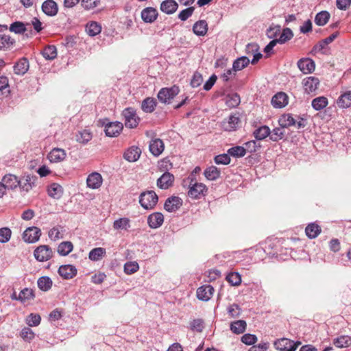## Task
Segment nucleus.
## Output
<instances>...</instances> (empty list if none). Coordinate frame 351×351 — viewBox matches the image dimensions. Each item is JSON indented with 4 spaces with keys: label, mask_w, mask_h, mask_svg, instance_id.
I'll use <instances>...</instances> for the list:
<instances>
[{
    "label": "nucleus",
    "mask_w": 351,
    "mask_h": 351,
    "mask_svg": "<svg viewBox=\"0 0 351 351\" xmlns=\"http://www.w3.org/2000/svg\"><path fill=\"white\" fill-rule=\"evenodd\" d=\"M158 195L153 191L143 192L140 195L139 203L145 209H152L158 202Z\"/></svg>",
    "instance_id": "nucleus-1"
},
{
    "label": "nucleus",
    "mask_w": 351,
    "mask_h": 351,
    "mask_svg": "<svg viewBox=\"0 0 351 351\" xmlns=\"http://www.w3.org/2000/svg\"><path fill=\"white\" fill-rule=\"evenodd\" d=\"M126 128H135L139 123L140 118L137 116L136 110L132 108H127L122 112Z\"/></svg>",
    "instance_id": "nucleus-2"
},
{
    "label": "nucleus",
    "mask_w": 351,
    "mask_h": 351,
    "mask_svg": "<svg viewBox=\"0 0 351 351\" xmlns=\"http://www.w3.org/2000/svg\"><path fill=\"white\" fill-rule=\"evenodd\" d=\"M191 180L189 186V190L188 191V195L195 199L201 198L202 196H205L208 191L207 186L203 184L195 182L193 183Z\"/></svg>",
    "instance_id": "nucleus-3"
},
{
    "label": "nucleus",
    "mask_w": 351,
    "mask_h": 351,
    "mask_svg": "<svg viewBox=\"0 0 351 351\" xmlns=\"http://www.w3.org/2000/svg\"><path fill=\"white\" fill-rule=\"evenodd\" d=\"M179 87L177 86H173L171 88H162L158 93V98L162 103L169 104L179 93Z\"/></svg>",
    "instance_id": "nucleus-4"
},
{
    "label": "nucleus",
    "mask_w": 351,
    "mask_h": 351,
    "mask_svg": "<svg viewBox=\"0 0 351 351\" xmlns=\"http://www.w3.org/2000/svg\"><path fill=\"white\" fill-rule=\"evenodd\" d=\"M34 256L38 261L45 262L52 258L53 251L49 245H41L34 250Z\"/></svg>",
    "instance_id": "nucleus-5"
},
{
    "label": "nucleus",
    "mask_w": 351,
    "mask_h": 351,
    "mask_svg": "<svg viewBox=\"0 0 351 351\" xmlns=\"http://www.w3.org/2000/svg\"><path fill=\"white\" fill-rule=\"evenodd\" d=\"M41 235V230L37 227H29L23 234V239L28 243H33L38 241Z\"/></svg>",
    "instance_id": "nucleus-6"
},
{
    "label": "nucleus",
    "mask_w": 351,
    "mask_h": 351,
    "mask_svg": "<svg viewBox=\"0 0 351 351\" xmlns=\"http://www.w3.org/2000/svg\"><path fill=\"white\" fill-rule=\"evenodd\" d=\"M300 342H294L288 339H281L275 341L274 345L276 349L281 351H295Z\"/></svg>",
    "instance_id": "nucleus-7"
},
{
    "label": "nucleus",
    "mask_w": 351,
    "mask_h": 351,
    "mask_svg": "<svg viewBox=\"0 0 351 351\" xmlns=\"http://www.w3.org/2000/svg\"><path fill=\"white\" fill-rule=\"evenodd\" d=\"M297 65L304 74L312 73L315 69V62L309 58L300 59L297 62Z\"/></svg>",
    "instance_id": "nucleus-8"
},
{
    "label": "nucleus",
    "mask_w": 351,
    "mask_h": 351,
    "mask_svg": "<svg viewBox=\"0 0 351 351\" xmlns=\"http://www.w3.org/2000/svg\"><path fill=\"white\" fill-rule=\"evenodd\" d=\"M241 123L238 114H233L229 116L228 120H225L221 123L222 128L226 131L235 130Z\"/></svg>",
    "instance_id": "nucleus-9"
},
{
    "label": "nucleus",
    "mask_w": 351,
    "mask_h": 351,
    "mask_svg": "<svg viewBox=\"0 0 351 351\" xmlns=\"http://www.w3.org/2000/svg\"><path fill=\"white\" fill-rule=\"evenodd\" d=\"M214 288L210 285H203L197 290V298L199 300L208 301L213 296Z\"/></svg>",
    "instance_id": "nucleus-10"
},
{
    "label": "nucleus",
    "mask_w": 351,
    "mask_h": 351,
    "mask_svg": "<svg viewBox=\"0 0 351 351\" xmlns=\"http://www.w3.org/2000/svg\"><path fill=\"white\" fill-rule=\"evenodd\" d=\"M102 182V176L97 172L91 173L86 179L87 186L92 189H99L101 186Z\"/></svg>",
    "instance_id": "nucleus-11"
},
{
    "label": "nucleus",
    "mask_w": 351,
    "mask_h": 351,
    "mask_svg": "<svg viewBox=\"0 0 351 351\" xmlns=\"http://www.w3.org/2000/svg\"><path fill=\"white\" fill-rule=\"evenodd\" d=\"M123 130V123L119 121L110 122L105 126L106 136L110 137L117 136Z\"/></svg>",
    "instance_id": "nucleus-12"
},
{
    "label": "nucleus",
    "mask_w": 351,
    "mask_h": 351,
    "mask_svg": "<svg viewBox=\"0 0 351 351\" xmlns=\"http://www.w3.org/2000/svg\"><path fill=\"white\" fill-rule=\"evenodd\" d=\"M304 90L306 93H314L319 85V80L315 77H308L302 82Z\"/></svg>",
    "instance_id": "nucleus-13"
},
{
    "label": "nucleus",
    "mask_w": 351,
    "mask_h": 351,
    "mask_svg": "<svg viewBox=\"0 0 351 351\" xmlns=\"http://www.w3.org/2000/svg\"><path fill=\"white\" fill-rule=\"evenodd\" d=\"M164 222V216L161 213L156 212L147 217V223L149 228L156 229L160 227Z\"/></svg>",
    "instance_id": "nucleus-14"
},
{
    "label": "nucleus",
    "mask_w": 351,
    "mask_h": 351,
    "mask_svg": "<svg viewBox=\"0 0 351 351\" xmlns=\"http://www.w3.org/2000/svg\"><path fill=\"white\" fill-rule=\"evenodd\" d=\"M43 12L49 16H54L58 14V6L53 0H46L42 4Z\"/></svg>",
    "instance_id": "nucleus-15"
},
{
    "label": "nucleus",
    "mask_w": 351,
    "mask_h": 351,
    "mask_svg": "<svg viewBox=\"0 0 351 351\" xmlns=\"http://www.w3.org/2000/svg\"><path fill=\"white\" fill-rule=\"evenodd\" d=\"M182 205L181 198L178 197H171L168 198L164 205L165 209L168 212H175Z\"/></svg>",
    "instance_id": "nucleus-16"
},
{
    "label": "nucleus",
    "mask_w": 351,
    "mask_h": 351,
    "mask_svg": "<svg viewBox=\"0 0 351 351\" xmlns=\"http://www.w3.org/2000/svg\"><path fill=\"white\" fill-rule=\"evenodd\" d=\"M337 36V34L335 33L326 38L325 39L322 40L313 47L310 53L313 56H315L316 53L321 52L325 48V47L329 43H332Z\"/></svg>",
    "instance_id": "nucleus-17"
},
{
    "label": "nucleus",
    "mask_w": 351,
    "mask_h": 351,
    "mask_svg": "<svg viewBox=\"0 0 351 351\" xmlns=\"http://www.w3.org/2000/svg\"><path fill=\"white\" fill-rule=\"evenodd\" d=\"M174 181L173 174L165 172L157 180V185L160 189H167L170 187Z\"/></svg>",
    "instance_id": "nucleus-18"
},
{
    "label": "nucleus",
    "mask_w": 351,
    "mask_h": 351,
    "mask_svg": "<svg viewBox=\"0 0 351 351\" xmlns=\"http://www.w3.org/2000/svg\"><path fill=\"white\" fill-rule=\"evenodd\" d=\"M1 183L5 190L14 189L19 185L20 180H18V178L16 176L8 174L3 176Z\"/></svg>",
    "instance_id": "nucleus-19"
},
{
    "label": "nucleus",
    "mask_w": 351,
    "mask_h": 351,
    "mask_svg": "<svg viewBox=\"0 0 351 351\" xmlns=\"http://www.w3.org/2000/svg\"><path fill=\"white\" fill-rule=\"evenodd\" d=\"M58 273L64 279H71L77 274V269L71 265H62L58 269Z\"/></svg>",
    "instance_id": "nucleus-20"
},
{
    "label": "nucleus",
    "mask_w": 351,
    "mask_h": 351,
    "mask_svg": "<svg viewBox=\"0 0 351 351\" xmlns=\"http://www.w3.org/2000/svg\"><path fill=\"white\" fill-rule=\"evenodd\" d=\"M37 180L36 176L27 175L20 180L19 186L22 191L29 192L33 186L35 185V182Z\"/></svg>",
    "instance_id": "nucleus-21"
},
{
    "label": "nucleus",
    "mask_w": 351,
    "mask_h": 351,
    "mask_svg": "<svg viewBox=\"0 0 351 351\" xmlns=\"http://www.w3.org/2000/svg\"><path fill=\"white\" fill-rule=\"evenodd\" d=\"M158 16L157 10L152 7H148L141 11V18L145 23H153Z\"/></svg>",
    "instance_id": "nucleus-22"
},
{
    "label": "nucleus",
    "mask_w": 351,
    "mask_h": 351,
    "mask_svg": "<svg viewBox=\"0 0 351 351\" xmlns=\"http://www.w3.org/2000/svg\"><path fill=\"white\" fill-rule=\"evenodd\" d=\"M29 67V61L26 58H21L14 66V72L16 75H25Z\"/></svg>",
    "instance_id": "nucleus-23"
},
{
    "label": "nucleus",
    "mask_w": 351,
    "mask_h": 351,
    "mask_svg": "<svg viewBox=\"0 0 351 351\" xmlns=\"http://www.w3.org/2000/svg\"><path fill=\"white\" fill-rule=\"evenodd\" d=\"M66 154L63 149L54 148L48 154V159L51 162H60L66 158Z\"/></svg>",
    "instance_id": "nucleus-24"
},
{
    "label": "nucleus",
    "mask_w": 351,
    "mask_h": 351,
    "mask_svg": "<svg viewBox=\"0 0 351 351\" xmlns=\"http://www.w3.org/2000/svg\"><path fill=\"white\" fill-rule=\"evenodd\" d=\"M164 143L160 138L152 139L149 143V150L154 156H160L164 151Z\"/></svg>",
    "instance_id": "nucleus-25"
},
{
    "label": "nucleus",
    "mask_w": 351,
    "mask_h": 351,
    "mask_svg": "<svg viewBox=\"0 0 351 351\" xmlns=\"http://www.w3.org/2000/svg\"><path fill=\"white\" fill-rule=\"evenodd\" d=\"M288 104L287 96L285 93H278L271 99V104L274 108H281Z\"/></svg>",
    "instance_id": "nucleus-26"
},
{
    "label": "nucleus",
    "mask_w": 351,
    "mask_h": 351,
    "mask_svg": "<svg viewBox=\"0 0 351 351\" xmlns=\"http://www.w3.org/2000/svg\"><path fill=\"white\" fill-rule=\"evenodd\" d=\"M178 8V5L175 0H165L160 4V10L167 14H173Z\"/></svg>",
    "instance_id": "nucleus-27"
},
{
    "label": "nucleus",
    "mask_w": 351,
    "mask_h": 351,
    "mask_svg": "<svg viewBox=\"0 0 351 351\" xmlns=\"http://www.w3.org/2000/svg\"><path fill=\"white\" fill-rule=\"evenodd\" d=\"M278 123L282 128H287L296 125V119L291 114H283L280 117Z\"/></svg>",
    "instance_id": "nucleus-28"
},
{
    "label": "nucleus",
    "mask_w": 351,
    "mask_h": 351,
    "mask_svg": "<svg viewBox=\"0 0 351 351\" xmlns=\"http://www.w3.org/2000/svg\"><path fill=\"white\" fill-rule=\"evenodd\" d=\"M194 34L199 36H203L208 32V24L205 20H199L194 23L193 26Z\"/></svg>",
    "instance_id": "nucleus-29"
},
{
    "label": "nucleus",
    "mask_w": 351,
    "mask_h": 351,
    "mask_svg": "<svg viewBox=\"0 0 351 351\" xmlns=\"http://www.w3.org/2000/svg\"><path fill=\"white\" fill-rule=\"evenodd\" d=\"M141 154V149L137 147L129 148L124 154V158L129 162L136 161Z\"/></svg>",
    "instance_id": "nucleus-30"
},
{
    "label": "nucleus",
    "mask_w": 351,
    "mask_h": 351,
    "mask_svg": "<svg viewBox=\"0 0 351 351\" xmlns=\"http://www.w3.org/2000/svg\"><path fill=\"white\" fill-rule=\"evenodd\" d=\"M15 44V40L10 35H0V50L7 51Z\"/></svg>",
    "instance_id": "nucleus-31"
},
{
    "label": "nucleus",
    "mask_w": 351,
    "mask_h": 351,
    "mask_svg": "<svg viewBox=\"0 0 351 351\" xmlns=\"http://www.w3.org/2000/svg\"><path fill=\"white\" fill-rule=\"evenodd\" d=\"M305 232L308 238L315 239L321 232V228L317 224L311 223L306 226Z\"/></svg>",
    "instance_id": "nucleus-32"
},
{
    "label": "nucleus",
    "mask_w": 351,
    "mask_h": 351,
    "mask_svg": "<svg viewBox=\"0 0 351 351\" xmlns=\"http://www.w3.org/2000/svg\"><path fill=\"white\" fill-rule=\"evenodd\" d=\"M328 100L326 97L320 96L312 100L311 106L317 111H319L327 106Z\"/></svg>",
    "instance_id": "nucleus-33"
},
{
    "label": "nucleus",
    "mask_w": 351,
    "mask_h": 351,
    "mask_svg": "<svg viewBox=\"0 0 351 351\" xmlns=\"http://www.w3.org/2000/svg\"><path fill=\"white\" fill-rule=\"evenodd\" d=\"M130 228V220L127 217H122L115 220L113 223V228L117 230H128Z\"/></svg>",
    "instance_id": "nucleus-34"
},
{
    "label": "nucleus",
    "mask_w": 351,
    "mask_h": 351,
    "mask_svg": "<svg viewBox=\"0 0 351 351\" xmlns=\"http://www.w3.org/2000/svg\"><path fill=\"white\" fill-rule=\"evenodd\" d=\"M250 64V59L246 56H242L236 59L232 64L234 71H241Z\"/></svg>",
    "instance_id": "nucleus-35"
},
{
    "label": "nucleus",
    "mask_w": 351,
    "mask_h": 351,
    "mask_svg": "<svg viewBox=\"0 0 351 351\" xmlns=\"http://www.w3.org/2000/svg\"><path fill=\"white\" fill-rule=\"evenodd\" d=\"M156 106V101L152 97H147L142 101L141 108L142 110L147 112H152Z\"/></svg>",
    "instance_id": "nucleus-36"
},
{
    "label": "nucleus",
    "mask_w": 351,
    "mask_h": 351,
    "mask_svg": "<svg viewBox=\"0 0 351 351\" xmlns=\"http://www.w3.org/2000/svg\"><path fill=\"white\" fill-rule=\"evenodd\" d=\"M247 324L244 320H237L230 324V330L234 334H241L245 331Z\"/></svg>",
    "instance_id": "nucleus-37"
},
{
    "label": "nucleus",
    "mask_w": 351,
    "mask_h": 351,
    "mask_svg": "<svg viewBox=\"0 0 351 351\" xmlns=\"http://www.w3.org/2000/svg\"><path fill=\"white\" fill-rule=\"evenodd\" d=\"M333 344L339 348H348L351 345V337L348 335H342L333 340Z\"/></svg>",
    "instance_id": "nucleus-38"
},
{
    "label": "nucleus",
    "mask_w": 351,
    "mask_h": 351,
    "mask_svg": "<svg viewBox=\"0 0 351 351\" xmlns=\"http://www.w3.org/2000/svg\"><path fill=\"white\" fill-rule=\"evenodd\" d=\"M101 31V26L95 21H92L86 25V32L90 36H95L99 34Z\"/></svg>",
    "instance_id": "nucleus-39"
},
{
    "label": "nucleus",
    "mask_w": 351,
    "mask_h": 351,
    "mask_svg": "<svg viewBox=\"0 0 351 351\" xmlns=\"http://www.w3.org/2000/svg\"><path fill=\"white\" fill-rule=\"evenodd\" d=\"M339 107L342 108H348L351 106V91H347L342 94L337 99Z\"/></svg>",
    "instance_id": "nucleus-40"
},
{
    "label": "nucleus",
    "mask_w": 351,
    "mask_h": 351,
    "mask_svg": "<svg viewBox=\"0 0 351 351\" xmlns=\"http://www.w3.org/2000/svg\"><path fill=\"white\" fill-rule=\"evenodd\" d=\"M204 174L207 180H215L220 177L221 172L216 167L210 166L205 169Z\"/></svg>",
    "instance_id": "nucleus-41"
},
{
    "label": "nucleus",
    "mask_w": 351,
    "mask_h": 351,
    "mask_svg": "<svg viewBox=\"0 0 351 351\" xmlns=\"http://www.w3.org/2000/svg\"><path fill=\"white\" fill-rule=\"evenodd\" d=\"M106 251L103 247H96L90 250L88 258L93 261H98L106 255Z\"/></svg>",
    "instance_id": "nucleus-42"
},
{
    "label": "nucleus",
    "mask_w": 351,
    "mask_h": 351,
    "mask_svg": "<svg viewBox=\"0 0 351 351\" xmlns=\"http://www.w3.org/2000/svg\"><path fill=\"white\" fill-rule=\"evenodd\" d=\"M35 297L34 291L32 289L25 288L21 290L18 295V300L21 302H25L33 300Z\"/></svg>",
    "instance_id": "nucleus-43"
},
{
    "label": "nucleus",
    "mask_w": 351,
    "mask_h": 351,
    "mask_svg": "<svg viewBox=\"0 0 351 351\" xmlns=\"http://www.w3.org/2000/svg\"><path fill=\"white\" fill-rule=\"evenodd\" d=\"M48 195L53 198L59 199L62 196V186L56 183H53L47 190Z\"/></svg>",
    "instance_id": "nucleus-44"
},
{
    "label": "nucleus",
    "mask_w": 351,
    "mask_h": 351,
    "mask_svg": "<svg viewBox=\"0 0 351 351\" xmlns=\"http://www.w3.org/2000/svg\"><path fill=\"white\" fill-rule=\"evenodd\" d=\"M271 133L270 129L268 126H261L254 132V136L257 140H263L268 136Z\"/></svg>",
    "instance_id": "nucleus-45"
},
{
    "label": "nucleus",
    "mask_w": 351,
    "mask_h": 351,
    "mask_svg": "<svg viewBox=\"0 0 351 351\" xmlns=\"http://www.w3.org/2000/svg\"><path fill=\"white\" fill-rule=\"evenodd\" d=\"M330 14L327 11H322L317 13L315 18V23L319 26L326 25L330 19Z\"/></svg>",
    "instance_id": "nucleus-46"
},
{
    "label": "nucleus",
    "mask_w": 351,
    "mask_h": 351,
    "mask_svg": "<svg viewBox=\"0 0 351 351\" xmlns=\"http://www.w3.org/2000/svg\"><path fill=\"white\" fill-rule=\"evenodd\" d=\"M42 54L46 60H53L57 56V49L54 45H48L45 47Z\"/></svg>",
    "instance_id": "nucleus-47"
},
{
    "label": "nucleus",
    "mask_w": 351,
    "mask_h": 351,
    "mask_svg": "<svg viewBox=\"0 0 351 351\" xmlns=\"http://www.w3.org/2000/svg\"><path fill=\"white\" fill-rule=\"evenodd\" d=\"M73 248V245L70 241H64L59 244L58 252L62 256L68 255Z\"/></svg>",
    "instance_id": "nucleus-48"
},
{
    "label": "nucleus",
    "mask_w": 351,
    "mask_h": 351,
    "mask_svg": "<svg viewBox=\"0 0 351 351\" xmlns=\"http://www.w3.org/2000/svg\"><path fill=\"white\" fill-rule=\"evenodd\" d=\"M37 284L40 290L47 291L51 289L52 286V281L50 278L47 276H43L38 278Z\"/></svg>",
    "instance_id": "nucleus-49"
},
{
    "label": "nucleus",
    "mask_w": 351,
    "mask_h": 351,
    "mask_svg": "<svg viewBox=\"0 0 351 351\" xmlns=\"http://www.w3.org/2000/svg\"><path fill=\"white\" fill-rule=\"evenodd\" d=\"M293 37V32L290 28L283 29L279 38L275 39L279 44H284L287 41L290 40Z\"/></svg>",
    "instance_id": "nucleus-50"
},
{
    "label": "nucleus",
    "mask_w": 351,
    "mask_h": 351,
    "mask_svg": "<svg viewBox=\"0 0 351 351\" xmlns=\"http://www.w3.org/2000/svg\"><path fill=\"white\" fill-rule=\"evenodd\" d=\"M92 138L91 133L88 130H83L82 132H79L76 134V141L82 144H86L89 142Z\"/></svg>",
    "instance_id": "nucleus-51"
},
{
    "label": "nucleus",
    "mask_w": 351,
    "mask_h": 351,
    "mask_svg": "<svg viewBox=\"0 0 351 351\" xmlns=\"http://www.w3.org/2000/svg\"><path fill=\"white\" fill-rule=\"evenodd\" d=\"M9 29L10 32L16 34H23L27 30L25 24L21 21H16L12 23L10 25Z\"/></svg>",
    "instance_id": "nucleus-52"
},
{
    "label": "nucleus",
    "mask_w": 351,
    "mask_h": 351,
    "mask_svg": "<svg viewBox=\"0 0 351 351\" xmlns=\"http://www.w3.org/2000/svg\"><path fill=\"white\" fill-rule=\"evenodd\" d=\"M189 327L192 331L201 332L204 328V322L202 319H195L190 322Z\"/></svg>",
    "instance_id": "nucleus-53"
},
{
    "label": "nucleus",
    "mask_w": 351,
    "mask_h": 351,
    "mask_svg": "<svg viewBox=\"0 0 351 351\" xmlns=\"http://www.w3.org/2000/svg\"><path fill=\"white\" fill-rule=\"evenodd\" d=\"M20 336L24 341L30 342L34 339L35 334L31 328L24 327L20 332Z\"/></svg>",
    "instance_id": "nucleus-54"
},
{
    "label": "nucleus",
    "mask_w": 351,
    "mask_h": 351,
    "mask_svg": "<svg viewBox=\"0 0 351 351\" xmlns=\"http://www.w3.org/2000/svg\"><path fill=\"white\" fill-rule=\"evenodd\" d=\"M41 317L38 314L31 313L25 319L26 324L31 327L37 326L40 324Z\"/></svg>",
    "instance_id": "nucleus-55"
},
{
    "label": "nucleus",
    "mask_w": 351,
    "mask_h": 351,
    "mask_svg": "<svg viewBox=\"0 0 351 351\" xmlns=\"http://www.w3.org/2000/svg\"><path fill=\"white\" fill-rule=\"evenodd\" d=\"M228 153L230 156L234 157H243L246 154V149L241 146H235L230 148Z\"/></svg>",
    "instance_id": "nucleus-56"
},
{
    "label": "nucleus",
    "mask_w": 351,
    "mask_h": 351,
    "mask_svg": "<svg viewBox=\"0 0 351 351\" xmlns=\"http://www.w3.org/2000/svg\"><path fill=\"white\" fill-rule=\"evenodd\" d=\"M226 280L232 286H238L241 282V275L237 272L230 273L227 276Z\"/></svg>",
    "instance_id": "nucleus-57"
},
{
    "label": "nucleus",
    "mask_w": 351,
    "mask_h": 351,
    "mask_svg": "<svg viewBox=\"0 0 351 351\" xmlns=\"http://www.w3.org/2000/svg\"><path fill=\"white\" fill-rule=\"evenodd\" d=\"M229 316L232 318L239 317L241 313V308L237 304H230L227 308Z\"/></svg>",
    "instance_id": "nucleus-58"
},
{
    "label": "nucleus",
    "mask_w": 351,
    "mask_h": 351,
    "mask_svg": "<svg viewBox=\"0 0 351 351\" xmlns=\"http://www.w3.org/2000/svg\"><path fill=\"white\" fill-rule=\"evenodd\" d=\"M12 236V231L9 228H0V243H5L10 241Z\"/></svg>",
    "instance_id": "nucleus-59"
},
{
    "label": "nucleus",
    "mask_w": 351,
    "mask_h": 351,
    "mask_svg": "<svg viewBox=\"0 0 351 351\" xmlns=\"http://www.w3.org/2000/svg\"><path fill=\"white\" fill-rule=\"evenodd\" d=\"M100 0H82L81 5L86 10H93L100 5Z\"/></svg>",
    "instance_id": "nucleus-60"
},
{
    "label": "nucleus",
    "mask_w": 351,
    "mask_h": 351,
    "mask_svg": "<svg viewBox=\"0 0 351 351\" xmlns=\"http://www.w3.org/2000/svg\"><path fill=\"white\" fill-rule=\"evenodd\" d=\"M138 269H139V265L135 261L127 262L124 265V271L127 274H132L136 272Z\"/></svg>",
    "instance_id": "nucleus-61"
},
{
    "label": "nucleus",
    "mask_w": 351,
    "mask_h": 351,
    "mask_svg": "<svg viewBox=\"0 0 351 351\" xmlns=\"http://www.w3.org/2000/svg\"><path fill=\"white\" fill-rule=\"evenodd\" d=\"M270 134V138L273 141H278L284 137L285 131L280 128H276L272 130V132H271Z\"/></svg>",
    "instance_id": "nucleus-62"
},
{
    "label": "nucleus",
    "mask_w": 351,
    "mask_h": 351,
    "mask_svg": "<svg viewBox=\"0 0 351 351\" xmlns=\"http://www.w3.org/2000/svg\"><path fill=\"white\" fill-rule=\"evenodd\" d=\"M194 10V7H189L182 10L178 14V19L182 21H186L189 17L192 16Z\"/></svg>",
    "instance_id": "nucleus-63"
},
{
    "label": "nucleus",
    "mask_w": 351,
    "mask_h": 351,
    "mask_svg": "<svg viewBox=\"0 0 351 351\" xmlns=\"http://www.w3.org/2000/svg\"><path fill=\"white\" fill-rule=\"evenodd\" d=\"M215 162L217 165H228L230 162L229 154H223L215 157Z\"/></svg>",
    "instance_id": "nucleus-64"
}]
</instances>
